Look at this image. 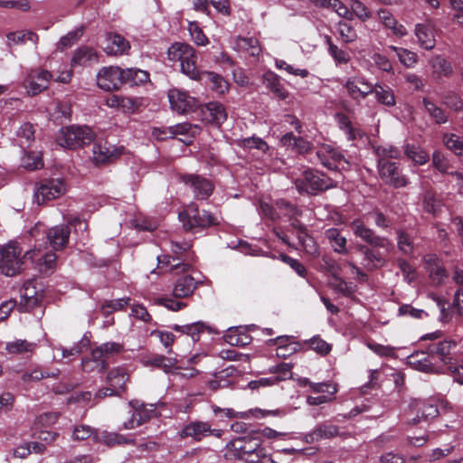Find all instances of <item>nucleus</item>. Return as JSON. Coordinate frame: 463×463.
Listing matches in <instances>:
<instances>
[{
	"instance_id": "obj_51",
	"label": "nucleus",
	"mask_w": 463,
	"mask_h": 463,
	"mask_svg": "<svg viewBox=\"0 0 463 463\" xmlns=\"http://www.w3.org/2000/svg\"><path fill=\"white\" fill-rule=\"evenodd\" d=\"M239 145L244 149H257L262 153H266L269 148L265 140L256 136L241 139Z\"/></svg>"
},
{
	"instance_id": "obj_43",
	"label": "nucleus",
	"mask_w": 463,
	"mask_h": 463,
	"mask_svg": "<svg viewBox=\"0 0 463 463\" xmlns=\"http://www.w3.org/2000/svg\"><path fill=\"white\" fill-rule=\"evenodd\" d=\"M149 81V73L137 68H128L124 70V84L138 86Z\"/></svg>"
},
{
	"instance_id": "obj_62",
	"label": "nucleus",
	"mask_w": 463,
	"mask_h": 463,
	"mask_svg": "<svg viewBox=\"0 0 463 463\" xmlns=\"http://www.w3.org/2000/svg\"><path fill=\"white\" fill-rule=\"evenodd\" d=\"M291 370L292 365L287 363H280L269 368L270 373L278 374L277 376H275V378H278V383L291 378Z\"/></svg>"
},
{
	"instance_id": "obj_10",
	"label": "nucleus",
	"mask_w": 463,
	"mask_h": 463,
	"mask_svg": "<svg viewBox=\"0 0 463 463\" xmlns=\"http://www.w3.org/2000/svg\"><path fill=\"white\" fill-rule=\"evenodd\" d=\"M426 340H434V333L426 334L420 338L419 349L407 357V362L418 371L432 373L434 372V346L433 344H425Z\"/></svg>"
},
{
	"instance_id": "obj_33",
	"label": "nucleus",
	"mask_w": 463,
	"mask_h": 463,
	"mask_svg": "<svg viewBox=\"0 0 463 463\" xmlns=\"http://www.w3.org/2000/svg\"><path fill=\"white\" fill-rule=\"evenodd\" d=\"M263 83L279 99H285L288 91L281 84L279 77L273 71H269L263 74Z\"/></svg>"
},
{
	"instance_id": "obj_53",
	"label": "nucleus",
	"mask_w": 463,
	"mask_h": 463,
	"mask_svg": "<svg viewBox=\"0 0 463 463\" xmlns=\"http://www.w3.org/2000/svg\"><path fill=\"white\" fill-rule=\"evenodd\" d=\"M144 364L146 366H153L158 369H163L165 372H168L172 364L165 355L154 354L144 359Z\"/></svg>"
},
{
	"instance_id": "obj_25",
	"label": "nucleus",
	"mask_w": 463,
	"mask_h": 463,
	"mask_svg": "<svg viewBox=\"0 0 463 463\" xmlns=\"http://www.w3.org/2000/svg\"><path fill=\"white\" fill-rule=\"evenodd\" d=\"M98 61L99 55L95 49L90 46L82 45L74 51L71 60V66L87 67Z\"/></svg>"
},
{
	"instance_id": "obj_4",
	"label": "nucleus",
	"mask_w": 463,
	"mask_h": 463,
	"mask_svg": "<svg viewBox=\"0 0 463 463\" xmlns=\"http://www.w3.org/2000/svg\"><path fill=\"white\" fill-rule=\"evenodd\" d=\"M275 205L277 206L278 213H279V219L287 217L290 221L292 233L298 238L299 244L305 251L308 254H315L317 252V243L314 238L308 234L307 227L298 219V217L302 215V211L296 204L286 199L276 200Z\"/></svg>"
},
{
	"instance_id": "obj_3",
	"label": "nucleus",
	"mask_w": 463,
	"mask_h": 463,
	"mask_svg": "<svg viewBox=\"0 0 463 463\" xmlns=\"http://www.w3.org/2000/svg\"><path fill=\"white\" fill-rule=\"evenodd\" d=\"M226 457L244 463H273V459L262 446L260 437L251 434L235 438L226 445Z\"/></svg>"
},
{
	"instance_id": "obj_24",
	"label": "nucleus",
	"mask_w": 463,
	"mask_h": 463,
	"mask_svg": "<svg viewBox=\"0 0 463 463\" xmlns=\"http://www.w3.org/2000/svg\"><path fill=\"white\" fill-rule=\"evenodd\" d=\"M129 42L118 33H107L105 39L104 52L108 55H124L130 50Z\"/></svg>"
},
{
	"instance_id": "obj_47",
	"label": "nucleus",
	"mask_w": 463,
	"mask_h": 463,
	"mask_svg": "<svg viewBox=\"0 0 463 463\" xmlns=\"http://www.w3.org/2000/svg\"><path fill=\"white\" fill-rule=\"evenodd\" d=\"M187 131L186 126L177 125L167 128H156L153 130V135L158 140H165L167 138H174L177 134H184Z\"/></svg>"
},
{
	"instance_id": "obj_26",
	"label": "nucleus",
	"mask_w": 463,
	"mask_h": 463,
	"mask_svg": "<svg viewBox=\"0 0 463 463\" xmlns=\"http://www.w3.org/2000/svg\"><path fill=\"white\" fill-rule=\"evenodd\" d=\"M280 142L282 146L291 149L298 154H307L311 151L313 145L302 137H297L292 132L282 136Z\"/></svg>"
},
{
	"instance_id": "obj_39",
	"label": "nucleus",
	"mask_w": 463,
	"mask_h": 463,
	"mask_svg": "<svg viewBox=\"0 0 463 463\" xmlns=\"http://www.w3.org/2000/svg\"><path fill=\"white\" fill-rule=\"evenodd\" d=\"M373 93L376 100L386 107H393L396 104V99L391 87L385 84L373 85Z\"/></svg>"
},
{
	"instance_id": "obj_30",
	"label": "nucleus",
	"mask_w": 463,
	"mask_h": 463,
	"mask_svg": "<svg viewBox=\"0 0 463 463\" xmlns=\"http://www.w3.org/2000/svg\"><path fill=\"white\" fill-rule=\"evenodd\" d=\"M378 19L384 25V27L390 29L392 34L402 37L407 34L406 28L398 24L392 14L387 9H379L377 12Z\"/></svg>"
},
{
	"instance_id": "obj_56",
	"label": "nucleus",
	"mask_w": 463,
	"mask_h": 463,
	"mask_svg": "<svg viewBox=\"0 0 463 463\" xmlns=\"http://www.w3.org/2000/svg\"><path fill=\"white\" fill-rule=\"evenodd\" d=\"M97 433V430L91 428L89 425L79 424L75 425L72 431V439L75 440H86L91 439L94 441V436Z\"/></svg>"
},
{
	"instance_id": "obj_21",
	"label": "nucleus",
	"mask_w": 463,
	"mask_h": 463,
	"mask_svg": "<svg viewBox=\"0 0 463 463\" xmlns=\"http://www.w3.org/2000/svg\"><path fill=\"white\" fill-rule=\"evenodd\" d=\"M344 88L348 97L355 102H360L373 93V84L363 77H349Z\"/></svg>"
},
{
	"instance_id": "obj_55",
	"label": "nucleus",
	"mask_w": 463,
	"mask_h": 463,
	"mask_svg": "<svg viewBox=\"0 0 463 463\" xmlns=\"http://www.w3.org/2000/svg\"><path fill=\"white\" fill-rule=\"evenodd\" d=\"M326 43L328 45V52L334 60L340 64H346L349 62L351 57L349 53L342 49H339L335 44L332 43L329 36L326 37Z\"/></svg>"
},
{
	"instance_id": "obj_8",
	"label": "nucleus",
	"mask_w": 463,
	"mask_h": 463,
	"mask_svg": "<svg viewBox=\"0 0 463 463\" xmlns=\"http://www.w3.org/2000/svg\"><path fill=\"white\" fill-rule=\"evenodd\" d=\"M96 133L88 126L71 125L60 129L56 137L61 146L77 150L90 145L95 141Z\"/></svg>"
},
{
	"instance_id": "obj_41",
	"label": "nucleus",
	"mask_w": 463,
	"mask_h": 463,
	"mask_svg": "<svg viewBox=\"0 0 463 463\" xmlns=\"http://www.w3.org/2000/svg\"><path fill=\"white\" fill-rule=\"evenodd\" d=\"M172 328L176 332L190 335L194 342L199 341L201 334L204 331H211L210 326L201 321L184 326L175 325Z\"/></svg>"
},
{
	"instance_id": "obj_57",
	"label": "nucleus",
	"mask_w": 463,
	"mask_h": 463,
	"mask_svg": "<svg viewBox=\"0 0 463 463\" xmlns=\"http://www.w3.org/2000/svg\"><path fill=\"white\" fill-rule=\"evenodd\" d=\"M390 48L396 52L400 61L406 67H412L417 62V54L415 52L397 46H390Z\"/></svg>"
},
{
	"instance_id": "obj_2",
	"label": "nucleus",
	"mask_w": 463,
	"mask_h": 463,
	"mask_svg": "<svg viewBox=\"0 0 463 463\" xmlns=\"http://www.w3.org/2000/svg\"><path fill=\"white\" fill-rule=\"evenodd\" d=\"M29 260L36 263L41 273H47L56 267L57 255L51 250L37 256L33 248L22 256V248L16 241H11L0 249V271L7 277L22 272Z\"/></svg>"
},
{
	"instance_id": "obj_40",
	"label": "nucleus",
	"mask_w": 463,
	"mask_h": 463,
	"mask_svg": "<svg viewBox=\"0 0 463 463\" xmlns=\"http://www.w3.org/2000/svg\"><path fill=\"white\" fill-rule=\"evenodd\" d=\"M200 80L209 83L212 90L218 94H224L229 90V82L222 75L213 71H203Z\"/></svg>"
},
{
	"instance_id": "obj_28",
	"label": "nucleus",
	"mask_w": 463,
	"mask_h": 463,
	"mask_svg": "<svg viewBox=\"0 0 463 463\" xmlns=\"http://www.w3.org/2000/svg\"><path fill=\"white\" fill-rule=\"evenodd\" d=\"M339 429L337 426L327 423H320L308 434L306 435L307 442H315L323 439H332L338 436Z\"/></svg>"
},
{
	"instance_id": "obj_31",
	"label": "nucleus",
	"mask_w": 463,
	"mask_h": 463,
	"mask_svg": "<svg viewBox=\"0 0 463 463\" xmlns=\"http://www.w3.org/2000/svg\"><path fill=\"white\" fill-rule=\"evenodd\" d=\"M415 34L422 48L426 50L434 48V27L431 24H416Z\"/></svg>"
},
{
	"instance_id": "obj_13",
	"label": "nucleus",
	"mask_w": 463,
	"mask_h": 463,
	"mask_svg": "<svg viewBox=\"0 0 463 463\" xmlns=\"http://www.w3.org/2000/svg\"><path fill=\"white\" fill-rule=\"evenodd\" d=\"M222 435V430L213 429L209 421L199 420H190L179 431V437L182 439H192L196 442H200L210 436L221 438Z\"/></svg>"
},
{
	"instance_id": "obj_6",
	"label": "nucleus",
	"mask_w": 463,
	"mask_h": 463,
	"mask_svg": "<svg viewBox=\"0 0 463 463\" xmlns=\"http://www.w3.org/2000/svg\"><path fill=\"white\" fill-rule=\"evenodd\" d=\"M179 218L187 232H198L221 224V217L206 210H200L196 203H192L187 209L179 213Z\"/></svg>"
},
{
	"instance_id": "obj_22",
	"label": "nucleus",
	"mask_w": 463,
	"mask_h": 463,
	"mask_svg": "<svg viewBox=\"0 0 463 463\" xmlns=\"http://www.w3.org/2000/svg\"><path fill=\"white\" fill-rule=\"evenodd\" d=\"M168 99L172 109L179 114L187 113L195 107V99L185 91L176 89L170 90Z\"/></svg>"
},
{
	"instance_id": "obj_44",
	"label": "nucleus",
	"mask_w": 463,
	"mask_h": 463,
	"mask_svg": "<svg viewBox=\"0 0 463 463\" xmlns=\"http://www.w3.org/2000/svg\"><path fill=\"white\" fill-rule=\"evenodd\" d=\"M411 409L412 411H417L416 417H413L411 419L408 418V422L411 424H418L421 422H426L432 420L434 418L431 415L430 411L432 409V406H425V404L421 402H414L411 404Z\"/></svg>"
},
{
	"instance_id": "obj_7",
	"label": "nucleus",
	"mask_w": 463,
	"mask_h": 463,
	"mask_svg": "<svg viewBox=\"0 0 463 463\" xmlns=\"http://www.w3.org/2000/svg\"><path fill=\"white\" fill-rule=\"evenodd\" d=\"M168 59L179 61L181 71L194 80H201L203 71L197 66V55L195 50L187 43H175L167 52Z\"/></svg>"
},
{
	"instance_id": "obj_19",
	"label": "nucleus",
	"mask_w": 463,
	"mask_h": 463,
	"mask_svg": "<svg viewBox=\"0 0 463 463\" xmlns=\"http://www.w3.org/2000/svg\"><path fill=\"white\" fill-rule=\"evenodd\" d=\"M378 168L381 178L387 184L395 188L404 187L407 184V179L401 175L398 164L386 158H379Z\"/></svg>"
},
{
	"instance_id": "obj_32",
	"label": "nucleus",
	"mask_w": 463,
	"mask_h": 463,
	"mask_svg": "<svg viewBox=\"0 0 463 463\" xmlns=\"http://www.w3.org/2000/svg\"><path fill=\"white\" fill-rule=\"evenodd\" d=\"M203 112L206 120L216 125L222 124L227 118L224 107L219 102L207 103L203 109Z\"/></svg>"
},
{
	"instance_id": "obj_35",
	"label": "nucleus",
	"mask_w": 463,
	"mask_h": 463,
	"mask_svg": "<svg viewBox=\"0 0 463 463\" xmlns=\"http://www.w3.org/2000/svg\"><path fill=\"white\" fill-rule=\"evenodd\" d=\"M335 118L338 128L346 135L349 141H354L362 136L361 130L354 127L353 122L346 114L337 112L335 115Z\"/></svg>"
},
{
	"instance_id": "obj_9",
	"label": "nucleus",
	"mask_w": 463,
	"mask_h": 463,
	"mask_svg": "<svg viewBox=\"0 0 463 463\" xmlns=\"http://www.w3.org/2000/svg\"><path fill=\"white\" fill-rule=\"evenodd\" d=\"M296 189L301 194L317 195L321 192L335 187L333 180L324 173L314 169H305L294 181Z\"/></svg>"
},
{
	"instance_id": "obj_63",
	"label": "nucleus",
	"mask_w": 463,
	"mask_h": 463,
	"mask_svg": "<svg viewBox=\"0 0 463 463\" xmlns=\"http://www.w3.org/2000/svg\"><path fill=\"white\" fill-rule=\"evenodd\" d=\"M281 260L284 263L288 264L292 269H294L298 276L301 278L307 277V270L306 267L297 259H294L287 254H282Z\"/></svg>"
},
{
	"instance_id": "obj_64",
	"label": "nucleus",
	"mask_w": 463,
	"mask_h": 463,
	"mask_svg": "<svg viewBox=\"0 0 463 463\" xmlns=\"http://www.w3.org/2000/svg\"><path fill=\"white\" fill-rule=\"evenodd\" d=\"M338 32L343 41L346 43H353L356 39L355 30L345 22L338 23Z\"/></svg>"
},
{
	"instance_id": "obj_38",
	"label": "nucleus",
	"mask_w": 463,
	"mask_h": 463,
	"mask_svg": "<svg viewBox=\"0 0 463 463\" xmlns=\"http://www.w3.org/2000/svg\"><path fill=\"white\" fill-rule=\"evenodd\" d=\"M159 267L162 268L164 266L170 267V270L176 274L183 273L187 271L191 265L184 262L186 260L185 258L181 257H173L170 255H162L157 257Z\"/></svg>"
},
{
	"instance_id": "obj_14",
	"label": "nucleus",
	"mask_w": 463,
	"mask_h": 463,
	"mask_svg": "<svg viewBox=\"0 0 463 463\" xmlns=\"http://www.w3.org/2000/svg\"><path fill=\"white\" fill-rule=\"evenodd\" d=\"M66 192V184L61 178H45L36 184L35 198L38 204L57 199Z\"/></svg>"
},
{
	"instance_id": "obj_1",
	"label": "nucleus",
	"mask_w": 463,
	"mask_h": 463,
	"mask_svg": "<svg viewBox=\"0 0 463 463\" xmlns=\"http://www.w3.org/2000/svg\"><path fill=\"white\" fill-rule=\"evenodd\" d=\"M354 234L365 242L356 243L354 251L361 257L360 264L367 271H374L386 264L388 254L392 250L390 241L367 227L361 219H355L350 223Z\"/></svg>"
},
{
	"instance_id": "obj_58",
	"label": "nucleus",
	"mask_w": 463,
	"mask_h": 463,
	"mask_svg": "<svg viewBox=\"0 0 463 463\" xmlns=\"http://www.w3.org/2000/svg\"><path fill=\"white\" fill-rule=\"evenodd\" d=\"M213 415L216 418L222 420L223 418L227 419H235L241 418L244 419L248 416V412H237L233 409L231 408H221L215 404L211 406Z\"/></svg>"
},
{
	"instance_id": "obj_46",
	"label": "nucleus",
	"mask_w": 463,
	"mask_h": 463,
	"mask_svg": "<svg viewBox=\"0 0 463 463\" xmlns=\"http://www.w3.org/2000/svg\"><path fill=\"white\" fill-rule=\"evenodd\" d=\"M447 371L450 372L455 380L463 384V352L459 356H449Z\"/></svg>"
},
{
	"instance_id": "obj_49",
	"label": "nucleus",
	"mask_w": 463,
	"mask_h": 463,
	"mask_svg": "<svg viewBox=\"0 0 463 463\" xmlns=\"http://www.w3.org/2000/svg\"><path fill=\"white\" fill-rule=\"evenodd\" d=\"M85 31V26L80 25L77 27L75 30L69 32L66 35L62 36L59 42V47L61 51L67 49L76 43L80 37L83 35Z\"/></svg>"
},
{
	"instance_id": "obj_36",
	"label": "nucleus",
	"mask_w": 463,
	"mask_h": 463,
	"mask_svg": "<svg viewBox=\"0 0 463 463\" xmlns=\"http://www.w3.org/2000/svg\"><path fill=\"white\" fill-rule=\"evenodd\" d=\"M94 442L103 443L111 447L115 445L130 444L133 443V440L126 438L121 434L109 432L107 430L100 431L97 430V433L94 436Z\"/></svg>"
},
{
	"instance_id": "obj_59",
	"label": "nucleus",
	"mask_w": 463,
	"mask_h": 463,
	"mask_svg": "<svg viewBox=\"0 0 463 463\" xmlns=\"http://www.w3.org/2000/svg\"><path fill=\"white\" fill-rule=\"evenodd\" d=\"M405 154L410 159L419 165H423L429 160V154L415 146L407 145Z\"/></svg>"
},
{
	"instance_id": "obj_37",
	"label": "nucleus",
	"mask_w": 463,
	"mask_h": 463,
	"mask_svg": "<svg viewBox=\"0 0 463 463\" xmlns=\"http://www.w3.org/2000/svg\"><path fill=\"white\" fill-rule=\"evenodd\" d=\"M325 234L334 251L343 255H347L349 253V250L346 246L347 240L341 234L338 229L330 228L326 231Z\"/></svg>"
},
{
	"instance_id": "obj_50",
	"label": "nucleus",
	"mask_w": 463,
	"mask_h": 463,
	"mask_svg": "<svg viewBox=\"0 0 463 463\" xmlns=\"http://www.w3.org/2000/svg\"><path fill=\"white\" fill-rule=\"evenodd\" d=\"M35 344L30 343L26 340L18 339L14 342L6 344V351L13 354H21L25 353H31L33 351Z\"/></svg>"
},
{
	"instance_id": "obj_42",
	"label": "nucleus",
	"mask_w": 463,
	"mask_h": 463,
	"mask_svg": "<svg viewBox=\"0 0 463 463\" xmlns=\"http://www.w3.org/2000/svg\"><path fill=\"white\" fill-rule=\"evenodd\" d=\"M460 353L457 344L452 341L440 342L436 347V355L439 356V360L444 364L446 369L448 368L449 357L459 356Z\"/></svg>"
},
{
	"instance_id": "obj_11",
	"label": "nucleus",
	"mask_w": 463,
	"mask_h": 463,
	"mask_svg": "<svg viewBox=\"0 0 463 463\" xmlns=\"http://www.w3.org/2000/svg\"><path fill=\"white\" fill-rule=\"evenodd\" d=\"M316 154L320 164L329 170L341 172L351 167L349 160L337 147L325 144L317 149Z\"/></svg>"
},
{
	"instance_id": "obj_15",
	"label": "nucleus",
	"mask_w": 463,
	"mask_h": 463,
	"mask_svg": "<svg viewBox=\"0 0 463 463\" xmlns=\"http://www.w3.org/2000/svg\"><path fill=\"white\" fill-rule=\"evenodd\" d=\"M180 180L192 190L196 200H207L214 191V184L197 174L182 175Z\"/></svg>"
},
{
	"instance_id": "obj_61",
	"label": "nucleus",
	"mask_w": 463,
	"mask_h": 463,
	"mask_svg": "<svg viewBox=\"0 0 463 463\" xmlns=\"http://www.w3.org/2000/svg\"><path fill=\"white\" fill-rule=\"evenodd\" d=\"M23 166L28 170L33 171L42 168L43 162L42 157L35 155L33 152H27L23 157Z\"/></svg>"
},
{
	"instance_id": "obj_34",
	"label": "nucleus",
	"mask_w": 463,
	"mask_h": 463,
	"mask_svg": "<svg viewBox=\"0 0 463 463\" xmlns=\"http://www.w3.org/2000/svg\"><path fill=\"white\" fill-rule=\"evenodd\" d=\"M128 374L120 367L111 369L107 375V383L117 391L118 393L125 392Z\"/></svg>"
},
{
	"instance_id": "obj_17",
	"label": "nucleus",
	"mask_w": 463,
	"mask_h": 463,
	"mask_svg": "<svg viewBox=\"0 0 463 463\" xmlns=\"http://www.w3.org/2000/svg\"><path fill=\"white\" fill-rule=\"evenodd\" d=\"M43 300V294L36 288L35 279L26 280L20 289V301L18 311L30 312L39 307Z\"/></svg>"
},
{
	"instance_id": "obj_29",
	"label": "nucleus",
	"mask_w": 463,
	"mask_h": 463,
	"mask_svg": "<svg viewBox=\"0 0 463 463\" xmlns=\"http://www.w3.org/2000/svg\"><path fill=\"white\" fill-rule=\"evenodd\" d=\"M197 282L191 275H184L175 283L173 296L175 298H184L190 297L196 288Z\"/></svg>"
},
{
	"instance_id": "obj_45",
	"label": "nucleus",
	"mask_w": 463,
	"mask_h": 463,
	"mask_svg": "<svg viewBox=\"0 0 463 463\" xmlns=\"http://www.w3.org/2000/svg\"><path fill=\"white\" fill-rule=\"evenodd\" d=\"M35 129L33 124L24 123L16 132L17 137L20 139V146L24 148L30 147L34 141Z\"/></svg>"
},
{
	"instance_id": "obj_12",
	"label": "nucleus",
	"mask_w": 463,
	"mask_h": 463,
	"mask_svg": "<svg viewBox=\"0 0 463 463\" xmlns=\"http://www.w3.org/2000/svg\"><path fill=\"white\" fill-rule=\"evenodd\" d=\"M126 152L124 146L112 145L107 140L93 144L91 161L94 165L101 166L114 163Z\"/></svg>"
},
{
	"instance_id": "obj_20",
	"label": "nucleus",
	"mask_w": 463,
	"mask_h": 463,
	"mask_svg": "<svg viewBox=\"0 0 463 463\" xmlns=\"http://www.w3.org/2000/svg\"><path fill=\"white\" fill-rule=\"evenodd\" d=\"M52 77V73L46 70L33 69L24 79V86L31 95L34 96L48 88Z\"/></svg>"
},
{
	"instance_id": "obj_23",
	"label": "nucleus",
	"mask_w": 463,
	"mask_h": 463,
	"mask_svg": "<svg viewBox=\"0 0 463 463\" xmlns=\"http://www.w3.org/2000/svg\"><path fill=\"white\" fill-rule=\"evenodd\" d=\"M123 351V345L116 342H107L93 349L90 356L99 361L101 369H108L109 362L107 360Z\"/></svg>"
},
{
	"instance_id": "obj_16",
	"label": "nucleus",
	"mask_w": 463,
	"mask_h": 463,
	"mask_svg": "<svg viewBox=\"0 0 463 463\" xmlns=\"http://www.w3.org/2000/svg\"><path fill=\"white\" fill-rule=\"evenodd\" d=\"M97 84L106 91L118 90L124 84V70L117 66L103 67L97 75Z\"/></svg>"
},
{
	"instance_id": "obj_54",
	"label": "nucleus",
	"mask_w": 463,
	"mask_h": 463,
	"mask_svg": "<svg viewBox=\"0 0 463 463\" xmlns=\"http://www.w3.org/2000/svg\"><path fill=\"white\" fill-rule=\"evenodd\" d=\"M305 344L311 349L316 351L321 355H326L330 353L332 346L322 339L319 335H316L309 340L305 341Z\"/></svg>"
},
{
	"instance_id": "obj_52",
	"label": "nucleus",
	"mask_w": 463,
	"mask_h": 463,
	"mask_svg": "<svg viewBox=\"0 0 463 463\" xmlns=\"http://www.w3.org/2000/svg\"><path fill=\"white\" fill-rule=\"evenodd\" d=\"M130 298H122L118 299L106 301L101 306V311L105 315H109L115 311L123 310L126 307L130 305Z\"/></svg>"
},
{
	"instance_id": "obj_5",
	"label": "nucleus",
	"mask_w": 463,
	"mask_h": 463,
	"mask_svg": "<svg viewBox=\"0 0 463 463\" xmlns=\"http://www.w3.org/2000/svg\"><path fill=\"white\" fill-rule=\"evenodd\" d=\"M71 228L68 224H60L45 229L42 223H37L30 230V236L34 240L33 248L37 256H41V247L49 245L53 250H62L69 243Z\"/></svg>"
},
{
	"instance_id": "obj_27",
	"label": "nucleus",
	"mask_w": 463,
	"mask_h": 463,
	"mask_svg": "<svg viewBox=\"0 0 463 463\" xmlns=\"http://www.w3.org/2000/svg\"><path fill=\"white\" fill-rule=\"evenodd\" d=\"M109 108L120 109L124 113H134L138 109L137 99L120 95H111L106 100Z\"/></svg>"
},
{
	"instance_id": "obj_48",
	"label": "nucleus",
	"mask_w": 463,
	"mask_h": 463,
	"mask_svg": "<svg viewBox=\"0 0 463 463\" xmlns=\"http://www.w3.org/2000/svg\"><path fill=\"white\" fill-rule=\"evenodd\" d=\"M443 143L456 156L463 160V140L455 134H445L443 136Z\"/></svg>"
},
{
	"instance_id": "obj_18",
	"label": "nucleus",
	"mask_w": 463,
	"mask_h": 463,
	"mask_svg": "<svg viewBox=\"0 0 463 463\" xmlns=\"http://www.w3.org/2000/svg\"><path fill=\"white\" fill-rule=\"evenodd\" d=\"M129 405L132 407L133 412L131 418L128 421L124 422L125 430L135 429L150 419L156 417L158 414L153 404L148 406L139 402L138 401H131Z\"/></svg>"
},
{
	"instance_id": "obj_60",
	"label": "nucleus",
	"mask_w": 463,
	"mask_h": 463,
	"mask_svg": "<svg viewBox=\"0 0 463 463\" xmlns=\"http://www.w3.org/2000/svg\"><path fill=\"white\" fill-rule=\"evenodd\" d=\"M350 7L352 11V16L354 14L363 22H365L372 17V14L369 9L360 0H351Z\"/></svg>"
}]
</instances>
